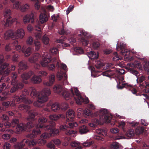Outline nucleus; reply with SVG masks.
Here are the masks:
<instances>
[{"label": "nucleus", "instance_id": "9b49d317", "mask_svg": "<svg viewBox=\"0 0 149 149\" xmlns=\"http://www.w3.org/2000/svg\"><path fill=\"white\" fill-rule=\"evenodd\" d=\"M75 116V112L72 110H69L67 112L66 122L65 124L68 125L71 127H77L78 125L77 123L73 122Z\"/></svg>", "mask_w": 149, "mask_h": 149}, {"label": "nucleus", "instance_id": "0eeeda50", "mask_svg": "<svg viewBox=\"0 0 149 149\" xmlns=\"http://www.w3.org/2000/svg\"><path fill=\"white\" fill-rule=\"evenodd\" d=\"M5 60L3 55H0V75L2 76L1 77V81L5 79L4 81L8 82L10 79L7 77L5 78L10 73V71L15 70V67L13 65H11V67L9 64L4 62Z\"/></svg>", "mask_w": 149, "mask_h": 149}, {"label": "nucleus", "instance_id": "bb28decb", "mask_svg": "<svg viewBox=\"0 0 149 149\" xmlns=\"http://www.w3.org/2000/svg\"><path fill=\"white\" fill-rule=\"evenodd\" d=\"M89 132L88 127L85 125L80 126L79 128V132L81 134H86Z\"/></svg>", "mask_w": 149, "mask_h": 149}, {"label": "nucleus", "instance_id": "3c124183", "mask_svg": "<svg viewBox=\"0 0 149 149\" xmlns=\"http://www.w3.org/2000/svg\"><path fill=\"white\" fill-rule=\"evenodd\" d=\"M42 40L44 44L47 45L49 42V39L47 36H44L42 38Z\"/></svg>", "mask_w": 149, "mask_h": 149}, {"label": "nucleus", "instance_id": "5fc2aeb1", "mask_svg": "<svg viewBox=\"0 0 149 149\" xmlns=\"http://www.w3.org/2000/svg\"><path fill=\"white\" fill-rule=\"evenodd\" d=\"M50 52L52 54H56L58 53V49L57 48L53 47L51 48L49 50Z\"/></svg>", "mask_w": 149, "mask_h": 149}, {"label": "nucleus", "instance_id": "680f3d73", "mask_svg": "<svg viewBox=\"0 0 149 149\" xmlns=\"http://www.w3.org/2000/svg\"><path fill=\"white\" fill-rule=\"evenodd\" d=\"M47 147L51 149H54L55 148V146L52 141L51 142L49 143L47 146Z\"/></svg>", "mask_w": 149, "mask_h": 149}, {"label": "nucleus", "instance_id": "09e8293b", "mask_svg": "<svg viewBox=\"0 0 149 149\" xmlns=\"http://www.w3.org/2000/svg\"><path fill=\"white\" fill-rule=\"evenodd\" d=\"M95 66L98 69H100L104 65L103 63L100 61H96Z\"/></svg>", "mask_w": 149, "mask_h": 149}, {"label": "nucleus", "instance_id": "f3484780", "mask_svg": "<svg viewBox=\"0 0 149 149\" xmlns=\"http://www.w3.org/2000/svg\"><path fill=\"white\" fill-rule=\"evenodd\" d=\"M80 34H78L77 36L79 38H78L82 43L83 46H87L89 42V41L86 40L85 37L86 36L87 34V32H85L84 31H80Z\"/></svg>", "mask_w": 149, "mask_h": 149}, {"label": "nucleus", "instance_id": "a878e982", "mask_svg": "<svg viewBox=\"0 0 149 149\" xmlns=\"http://www.w3.org/2000/svg\"><path fill=\"white\" fill-rule=\"evenodd\" d=\"M40 57L39 54L36 53L34 54L32 57L29 58V61L31 63H36Z\"/></svg>", "mask_w": 149, "mask_h": 149}, {"label": "nucleus", "instance_id": "338daca9", "mask_svg": "<svg viewBox=\"0 0 149 149\" xmlns=\"http://www.w3.org/2000/svg\"><path fill=\"white\" fill-rule=\"evenodd\" d=\"M74 7V6L72 5H70L69 7L66 11V14L67 15H68L73 10Z\"/></svg>", "mask_w": 149, "mask_h": 149}, {"label": "nucleus", "instance_id": "ddd939ff", "mask_svg": "<svg viewBox=\"0 0 149 149\" xmlns=\"http://www.w3.org/2000/svg\"><path fill=\"white\" fill-rule=\"evenodd\" d=\"M125 45L121 43L117 44L116 49L117 51L121 50L120 54L124 56V58L129 59L130 57V52L126 49Z\"/></svg>", "mask_w": 149, "mask_h": 149}, {"label": "nucleus", "instance_id": "49530a36", "mask_svg": "<svg viewBox=\"0 0 149 149\" xmlns=\"http://www.w3.org/2000/svg\"><path fill=\"white\" fill-rule=\"evenodd\" d=\"M68 108V105L67 103H63L60 105V109L63 111L66 110Z\"/></svg>", "mask_w": 149, "mask_h": 149}, {"label": "nucleus", "instance_id": "79ce46f5", "mask_svg": "<svg viewBox=\"0 0 149 149\" xmlns=\"http://www.w3.org/2000/svg\"><path fill=\"white\" fill-rule=\"evenodd\" d=\"M56 66L58 68H60L61 69H63L65 70H67V67L66 65L64 63H61L59 65L58 62H57L56 63Z\"/></svg>", "mask_w": 149, "mask_h": 149}, {"label": "nucleus", "instance_id": "13d9d810", "mask_svg": "<svg viewBox=\"0 0 149 149\" xmlns=\"http://www.w3.org/2000/svg\"><path fill=\"white\" fill-rule=\"evenodd\" d=\"M126 84L124 83L121 84L120 82L117 85V87L118 89H122L124 87H125Z\"/></svg>", "mask_w": 149, "mask_h": 149}, {"label": "nucleus", "instance_id": "c85d7f7f", "mask_svg": "<svg viewBox=\"0 0 149 149\" xmlns=\"http://www.w3.org/2000/svg\"><path fill=\"white\" fill-rule=\"evenodd\" d=\"M55 78V75L54 74H52L49 77V82H45L44 84L48 86H52L54 81Z\"/></svg>", "mask_w": 149, "mask_h": 149}, {"label": "nucleus", "instance_id": "4c0bfd02", "mask_svg": "<svg viewBox=\"0 0 149 149\" xmlns=\"http://www.w3.org/2000/svg\"><path fill=\"white\" fill-rule=\"evenodd\" d=\"M114 72H113V71L111 70H108L102 72V74L103 76L108 77L114 75Z\"/></svg>", "mask_w": 149, "mask_h": 149}, {"label": "nucleus", "instance_id": "e2e57ef3", "mask_svg": "<svg viewBox=\"0 0 149 149\" xmlns=\"http://www.w3.org/2000/svg\"><path fill=\"white\" fill-rule=\"evenodd\" d=\"M10 135L8 134H4L2 136V138L5 139H9L10 137Z\"/></svg>", "mask_w": 149, "mask_h": 149}, {"label": "nucleus", "instance_id": "dca6fc26", "mask_svg": "<svg viewBox=\"0 0 149 149\" xmlns=\"http://www.w3.org/2000/svg\"><path fill=\"white\" fill-rule=\"evenodd\" d=\"M97 132L99 135L95 136L94 138L97 140L103 141L104 138L103 137L107 135V130L106 129L100 128L97 130Z\"/></svg>", "mask_w": 149, "mask_h": 149}, {"label": "nucleus", "instance_id": "5701e85b", "mask_svg": "<svg viewBox=\"0 0 149 149\" xmlns=\"http://www.w3.org/2000/svg\"><path fill=\"white\" fill-rule=\"evenodd\" d=\"M30 21L32 23H33L34 22V15L33 13L26 15L23 18V21L24 24H27Z\"/></svg>", "mask_w": 149, "mask_h": 149}, {"label": "nucleus", "instance_id": "bf43d9fd", "mask_svg": "<svg viewBox=\"0 0 149 149\" xmlns=\"http://www.w3.org/2000/svg\"><path fill=\"white\" fill-rule=\"evenodd\" d=\"M10 147V144L7 142H5L3 146V149H9Z\"/></svg>", "mask_w": 149, "mask_h": 149}, {"label": "nucleus", "instance_id": "393cba45", "mask_svg": "<svg viewBox=\"0 0 149 149\" xmlns=\"http://www.w3.org/2000/svg\"><path fill=\"white\" fill-rule=\"evenodd\" d=\"M19 69L18 72L19 73L21 72L22 70H25L27 69V66L26 63L24 61H22L20 62L18 64Z\"/></svg>", "mask_w": 149, "mask_h": 149}, {"label": "nucleus", "instance_id": "6ab92c4d", "mask_svg": "<svg viewBox=\"0 0 149 149\" xmlns=\"http://www.w3.org/2000/svg\"><path fill=\"white\" fill-rule=\"evenodd\" d=\"M129 71L131 73L135 75L137 77L136 81L138 84L142 83L145 80V77L143 75L139 77L140 74L137 71L134 69L130 68L129 69Z\"/></svg>", "mask_w": 149, "mask_h": 149}, {"label": "nucleus", "instance_id": "2eb2a0df", "mask_svg": "<svg viewBox=\"0 0 149 149\" xmlns=\"http://www.w3.org/2000/svg\"><path fill=\"white\" fill-rule=\"evenodd\" d=\"M51 61V58H44L40 62L41 65L43 67L47 66L48 69L49 70H54L55 68L54 64H52L48 65L49 63Z\"/></svg>", "mask_w": 149, "mask_h": 149}, {"label": "nucleus", "instance_id": "c03bdc74", "mask_svg": "<svg viewBox=\"0 0 149 149\" xmlns=\"http://www.w3.org/2000/svg\"><path fill=\"white\" fill-rule=\"evenodd\" d=\"M92 46L94 49H98L100 47V43L98 42H94L92 44Z\"/></svg>", "mask_w": 149, "mask_h": 149}, {"label": "nucleus", "instance_id": "f8f14e48", "mask_svg": "<svg viewBox=\"0 0 149 149\" xmlns=\"http://www.w3.org/2000/svg\"><path fill=\"white\" fill-rule=\"evenodd\" d=\"M11 14L10 10L6 9L4 13V17L6 18V22H4L5 26H10L16 20V19H13L10 16Z\"/></svg>", "mask_w": 149, "mask_h": 149}, {"label": "nucleus", "instance_id": "58836bf2", "mask_svg": "<svg viewBox=\"0 0 149 149\" xmlns=\"http://www.w3.org/2000/svg\"><path fill=\"white\" fill-rule=\"evenodd\" d=\"M120 144L116 142L112 143L110 145L111 149H117L120 148Z\"/></svg>", "mask_w": 149, "mask_h": 149}, {"label": "nucleus", "instance_id": "e433bc0d", "mask_svg": "<svg viewBox=\"0 0 149 149\" xmlns=\"http://www.w3.org/2000/svg\"><path fill=\"white\" fill-rule=\"evenodd\" d=\"M51 108L52 111H56L60 109V105L58 103H55L52 105Z\"/></svg>", "mask_w": 149, "mask_h": 149}, {"label": "nucleus", "instance_id": "a19ab883", "mask_svg": "<svg viewBox=\"0 0 149 149\" xmlns=\"http://www.w3.org/2000/svg\"><path fill=\"white\" fill-rule=\"evenodd\" d=\"M12 127H13L17 126L19 124V121L18 119L14 118L12 120L11 123Z\"/></svg>", "mask_w": 149, "mask_h": 149}, {"label": "nucleus", "instance_id": "4d7b16f0", "mask_svg": "<svg viewBox=\"0 0 149 149\" xmlns=\"http://www.w3.org/2000/svg\"><path fill=\"white\" fill-rule=\"evenodd\" d=\"M6 88V85L5 83H3L1 84H0V93L5 90Z\"/></svg>", "mask_w": 149, "mask_h": 149}, {"label": "nucleus", "instance_id": "774afa93", "mask_svg": "<svg viewBox=\"0 0 149 149\" xmlns=\"http://www.w3.org/2000/svg\"><path fill=\"white\" fill-rule=\"evenodd\" d=\"M41 26L39 24H37L35 25V29L37 31H41Z\"/></svg>", "mask_w": 149, "mask_h": 149}, {"label": "nucleus", "instance_id": "37998d69", "mask_svg": "<svg viewBox=\"0 0 149 149\" xmlns=\"http://www.w3.org/2000/svg\"><path fill=\"white\" fill-rule=\"evenodd\" d=\"M93 143L92 141H87L83 143V145L85 147H88L91 146Z\"/></svg>", "mask_w": 149, "mask_h": 149}, {"label": "nucleus", "instance_id": "2f4dec72", "mask_svg": "<svg viewBox=\"0 0 149 149\" xmlns=\"http://www.w3.org/2000/svg\"><path fill=\"white\" fill-rule=\"evenodd\" d=\"M135 132L134 129H129L125 133L126 136L130 138H133L135 135Z\"/></svg>", "mask_w": 149, "mask_h": 149}, {"label": "nucleus", "instance_id": "a211bd4d", "mask_svg": "<svg viewBox=\"0 0 149 149\" xmlns=\"http://www.w3.org/2000/svg\"><path fill=\"white\" fill-rule=\"evenodd\" d=\"M57 77L59 80H61L62 84L65 85L68 84L67 75L63 72H58L57 73Z\"/></svg>", "mask_w": 149, "mask_h": 149}, {"label": "nucleus", "instance_id": "20e7f679", "mask_svg": "<svg viewBox=\"0 0 149 149\" xmlns=\"http://www.w3.org/2000/svg\"><path fill=\"white\" fill-rule=\"evenodd\" d=\"M29 94V92L27 90L24 89L20 96H15L13 97L12 102H3L2 103V104L6 107L7 108L10 106L14 107L15 106L16 104L21 102H23L26 104H30L32 103V101L27 98V96Z\"/></svg>", "mask_w": 149, "mask_h": 149}, {"label": "nucleus", "instance_id": "aec40b11", "mask_svg": "<svg viewBox=\"0 0 149 149\" xmlns=\"http://www.w3.org/2000/svg\"><path fill=\"white\" fill-rule=\"evenodd\" d=\"M20 3L19 1L16 2L13 5V7L17 9L19 8L21 11L23 12L27 10L29 7V5L27 4L20 6Z\"/></svg>", "mask_w": 149, "mask_h": 149}, {"label": "nucleus", "instance_id": "c756f323", "mask_svg": "<svg viewBox=\"0 0 149 149\" xmlns=\"http://www.w3.org/2000/svg\"><path fill=\"white\" fill-rule=\"evenodd\" d=\"M8 121V120L6 121ZM4 126L5 128L4 127L2 129V130L3 131L5 132H11V130L9 129V128L12 127L11 123L8 122H6L4 123Z\"/></svg>", "mask_w": 149, "mask_h": 149}, {"label": "nucleus", "instance_id": "1a4fd4ad", "mask_svg": "<svg viewBox=\"0 0 149 149\" xmlns=\"http://www.w3.org/2000/svg\"><path fill=\"white\" fill-rule=\"evenodd\" d=\"M17 74L15 72H13L11 74V83L12 86L11 87L10 92L3 91L2 92V95L4 96H8L10 94V93H13L19 89L22 88L24 86L22 82H17Z\"/></svg>", "mask_w": 149, "mask_h": 149}, {"label": "nucleus", "instance_id": "423d86ee", "mask_svg": "<svg viewBox=\"0 0 149 149\" xmlns=\"http://www.w3.org/2000/svg\"><path fill=\"white\" fill-rule=\"evenodd\" d=\"M29 116L27 118L29 120L32 121L28 122L26 124L23 123H19L16 127V130L17 132H20L23 131H26L27 128L30 129L33 128L35 125V118L38 115V113L36 111L34 110H31L28 112Z\"/></svg>", "mask_w": 149, "mask_h": 149}, {"label": "nucleus", "instance_id": "4468645a", "mask_svg": "<svg viewBox=\"0 0 149 149\" xmlns=\"http://www.w3.org/2000/svg\"><path fill=\"white\" fill-rule=\"evenodd\" d=\"M74 127H71L68 125L65 124L64 125L61 126L60 129L63 131H65V133L67 135L73 136L74 135L77 133V131L73 130L71 129Z\"/></svg>", "mask_w": 149, "mask_h": 149}, {"label": "nucleus", "instance_id": "cd10ccee", "mask_svg": "<svg viewBox=\"0 0 149 149\" xmlns=\"http://www.w3.org/2000/svg\"><path fill=\"white\" fill-rule=\"evenodd\" d=\"M48 20V17L45 13H41L39 16V21L41 24L46 22Z\"/></svg>", "mask_w": 149, "mask_h": 149}, {"label": "nucleus", "instance_id": "a18cd8bd", "mask_svg": "<svg viewBox=\"0 0 149 149\" xmlns=\"http://www.w3.org/2000/svg\"><path fill=\"white\" fill-rule=\"evenodd\" d=\"M9 119L8 117L6 115L0 113V119L3 121H7Z\"/></svg>", "mask_w": 149, "mask_h": 149}, {"label": "nucleus", "instance_id": "39448f33", "mask_svg": "<svg viewBox=\"0 0 149 149\" xmlns=\"http://www.w3.org/2000/svg\"><path fill=\"white\" fill-rule=\"evenodd\" d=\"M49 136V135L48 133L45 132L41 135V139H38V141H36L35 139L30 140L25 139L23 140L20 144L19 143H17L15 145V146L16 148L19 149L20 148L19 146L20 147H22L25 145V143L30 146H34L37 144L39 146H42L46 143L45 139L48 138Z\"/></svg>", "mask_w": 149, "mask_h": 149}, {"label": "nucleus", "instance_id": "052dcab7", "mask_svg": "<svg viewBox=\"0 0 149 149\" xmlns=\"http://www.w3.org/2000/svg\"><path fill=\"white\" fill-rule=\"evenodd\" d=\"M66 37L65 36H63L62 38H61L60 39H57L56 41L57 43H63L65 39H66Z\"/></svg>", "mask_w": 149, "mask_h": 149}, {"label": "nucleus", "instance_id": "6e6552de", "mask_svg": "<svg viewBox=\"0 0 149 149\" xmlns=\"http://www.w3.org/2000/svg\"><path fill=\"white\" fill-rule=\"evenodd\" d=\"M99 115V119L95 118L94 122L97 124L102 125L105 122L107 123H110L112 116L110 114L107 113V111L105 109H102L99 111H95L94 113L95 116Z\"/></svg>", "mask_w": 149, "mask_h": 149}, {"label": "nucleus", "instance_id": "7ed1b4c3", "mask_svg": "<svg viewBox=\"0 0 149 149\" xmlns=\"http://www.w3.org/2000/svg\"><path fill=\"white\" fill-rule=\"evenodd\" d=\"M29 90L31 91V96L33 98L37 97V100L34 102V105L37 107H41L43 105V103L47 101L48 96L51 94V91L48 88H45L42 91L37 93L36 89L31 87Z\"/></svg>", "mask_w": 149, "mask_h": 149}, {"label": "nucleus", "instance_id": "c9c22d12", "mask_svg": "<svg viewBox=\"0 0 149 149\" xmlns=\"http://www.w3.org/2000/svg\"><path fill=\"white\" fill-rule=\"evenodd\" d=\"M144 130V127H138L136 129L135 132L137 135H139L142 134Z\"/></svg>", "mask_w": 149, "mask_h": 149}, {"label": "nucleus", "instance_id": "ea45409f", "mask_svg": "<svg viewBox=\"0 0 149 149\" xmlns=\"http://www.w3.org/2000/svg\"><path fill=\"white\" fill-rule=\"evenodd\" d=\"M18 108L21 111L25 109L27 111H28L30 108V107L26 105L22 104L19 105Z\"/></svg>", "mask_w": 149, "mask_h": 149}, {"label": "nucleus", "instance_id": "8fccbe9b", "mask_svg": "<svg viewBox=\"0 0 149 149\" xmlns=\"http://www.w3.org/2000/svg\"><path fill=\"white\" fill-rule=\"evenodd\" d=\"M79 142L77 141H72L70 144V146L72 147H77L79 145Z\"/></svg>", "mask_w": 149, "mask_h": 149}, {"label": "nucleus", "instance_id": "69168bd1", "mask_svg": "<svg viewBox=\"0 0 149 149\" xmlns=\"http://www.w3.org/2000/svg\"><path fill=\"white\" fill-rule=\"evenodd\" d=\"M114 54L115 56L113 58V61H117L120 59V58L118 56L116 52H115Z\"/></svg>", "mask_w": 149, "mask_h": 149}, {"label": "nucleus", "instance_id": "de8ad7c7", "mask_svg": "<svg viewBox=\"0 0 149 149\" xmlns=\"http://www.w3.org/2000/svg\"><path fill=\"white\" fill-rule=\"evenodd\" d=\"M34 44L35 46V50L38 51L40 49L41 46L40 42L38 41H35Z\"/></svg>", "mask_w": 149, "mask_h": 149}, {"label": "nucleus", "instance_id": "4be33fe9", "mask_svg": "<svg viewBox=\"0 0 149 149\" xmlns=\"http://www.w3.org/2000/svg\"><path fill=\"white\" fill-rule=\"evenodd\" d=\"M34 74V72L32 71H30L27 72L23 73L21 75V77L22 79V82L25 84L28 83V82L27 80L29 79Z\"/></svg>", "mask_w": 149, "mask_h": 149}, {"label": "nucleus", "instance_id": "f03ea898", "mask_svg": "<svg viewBox=\"0 0 149 149\" xmlns=\"http://www.w3.org/2000/svg\"><path fill=\"white\" fill-rule=\"evenodd\" d=\"M47 120V119L44 117L39 118L38 120V123L36 124V128L33 130L32 133L27 135V137L30 139L34 138L37 135L40 134V129L42 128L47 131H49L50 134L51 135L58 134L59 130L54 127L55 125V123L53 121H52L49 123H46Z\"/></svg>", "mask_w": 149, "mask_h": 149}, {"label": "nucleus", "instance_id": "7c9ffc66", "mask_svg": "<svg viewBox=\"0 0 149 149\" xmlns=\"http://www.w3.org/2000/svg\"><path fill=\"white\" fill-rule=\"evenodd\" d=\"M125 70L123 69H116L115 71H113L114 72V75L116 77H118L120 75H121L125 73Z\"/></svg>", "mask_w": 149, "mask_h": 149}, {"label": "nucleus", "instance_id": "473e14b6", "mask_svg": "<svg viewBox=\"0 0 149 149\" xmlns=\"http://www.w3.org/2000/svg\"><path fill=\"white\" fill-rule=\"evenodd\" d=\"M31 80L33 83L35 84L39 83L42 80L40 75L38 76L34 75Z\"/></svg>", "mask_w": 149, "mask_h": 149}, {"label": "nucleus", "instance_id": "6e6d98bb", "mask_svg": "<svg viewBox=\"0 0 149 149\" xmlns=\"http://www.w3.org/2000/svg\"><path fill=\"white\" fill-rule=\"evenodd\" d=\"M144 68L145 70L149 72V62H146L144 64Z\"/></svg>", "mask_w": 149, "mask_h": 149}, {"label": "nucleus", "instance_id": "603ef678", "mask_svg": "<svg viewBox=\"0 0 149 149\" xmlns=\"http://www.w3.org/2000/svg\"><path fill=\"white\" fill-rule=\"evenodd\" d=\"M33 42V39L31 36H29L26 40V43L29 45H31Z\"/></svg>", "mask_w": 149, "mask_h": 149}, {"label": "nucleus", "instance_id": "f704fd0d", "mask_svg": "<svg viewBox=\"0 0 149 149\" xmlns=\"http://www.w3.org/2000/svg\"><path fill=\"white\" fill-rule=\"evenodd\" d=\"M88 57L91 59H94L97 58L98 55L96 54L94 52L91 51L88 54Z\"/></svg>", "mask_w": 149, "mask_h": 149}, {"label": "nucleus", "instance_id": "b1692460", "mask_svg": "<svg viewBox=\"0 0 149 149\" xmlns=\"http://www.w3.org/2000/svg\"><path fill=\"white\" fill-rule=\"evenodd\" d=\"M141 88H144V92L146 93H149V83L146 81L138 84Z\"/></svg>", "mask_w": 149, "mask_h": 149}, {"label": "nucleus", "instance_id": "0e129e2a", "mask_svg": "<svg viewBox=\"0 0 149 149\" xmlns=\"http://www.w3.org/2000/svg\"><path fill=\"white\" fill-rule=\"evenodd\" d=\"M53 143L56 145H59L61 143L60 140L58 139H54L52 141Z\"/></svg>", "mask_w": 149, "mask_h": 149}, {"label": "nucleus", "instance_id": "412c9836", "mask_svg": "<svg viewBox=\"0 0 149 149\" xmlns=\"http://www.w3.org/2000/svg\"><path fill=\"white\" fill-rule=\"evenodd\" d=\"M15 49L19 51V52L22 51L24 53L25 56L26 57L29 56L31 54V48L30 47H28L25 50L23 48H22L20 45H18L16 47Z\"/></svg>", "mask_w": 149, "mask_h": 149}, {"label": "nucleus", "instance_id": "9d476101", "mask_svg": "<svg viewBox=\"0 0 149 149\" xmlns=\"http://www.w3.org/2000/svg\"><path fill=\"white\" fill-rule=\"evenodd\" d=\"M25 35L24 30L22 29H18L17 31L14 33L11 30L7 31L4 35V38L6 40L11 38L13 40L22 38Z\"/></svg>", "mask_w": 149, "mask_h": 149}, {"label": "nucleus", "instance_id": "f257e3e1", "mask_svg": "<svg viewBox=\"0 0 149 149\" xmlns=\"http://www.w3.org/2000/svg\"><path fill=\"white\" fill-rule=\"evenodd\" d=\"M63 87L62 85H55L53 88V91L58 94H62L63 97L67 100L72 98L75 100L77 104H81L82 103L87 104L89 102V100L87 97L83 98L80 94L77 88H72L70 92L65 90L63 91Z\"/></svg>", "mask_w": 149, "mask_h": 149}, {"label": "nucleus", "instance_id": "864d4df0", "mask_svg": "<svg viewBox=\"0 0 149 149\" xmlns=\"http://www.w3.org/2000/svg\"><path fill=\"white\" fill-rule=\"evenodd\" d=\"M134 67L135 68H137L139 69H141L142 68L141 65L140 63L137 62L134 63V64H132Z\"/></svg>", "mask_w": 149, "mask_h": 149}, {"label": "nucleus", "instance_id": "72a5a7b5", "mask_svg": "<svg viewBox=\"0 0 149 149\" xmlns=\"http://www.w3.org/2000/svg\"><path fill=\"white\" fill-rule=\"evenodd\" d=\"M64 116L62 114L52 115L49 116V118L51 120H56L59 118H63Z\"/></svg>", "mask_w": 149, "mask_h": 149}]
</instances>
